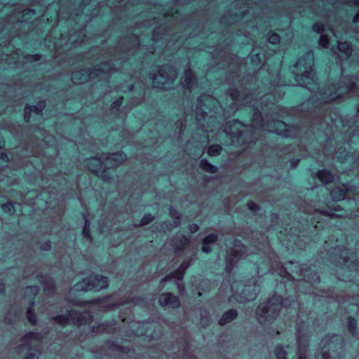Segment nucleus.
Listing matches in <instances>:
<instances>
[{"mask_svg": "<svg viewBox=\"0 0 359 359\" xmlns=\"http://www.w3.org/2000/svg\"><path fill=\"white\" fill-rule=\"evenodd\" d=\"M40 334L38 333L29 332L22 338L23 345H28L32 344L34 341L40 340Z\"/></svg>", "mask_w": 359, "mask_h": 359, "instance_id": "nucleus-18", "label": "nucleus"}, {"mask_svg": "<svg viewBox=\"0 0 359 359\" xmlns=\"http://www.w3.org/2000/svg\"><path fill=\"white\" fill-rule=\"evenodd\" d=\"M276 125L278 127V128H282L286 127V125L285 124V123H283L282 121L276 122Z\"/></svg>", "mask_w": 359, "mask_h": 359, "instance_id": "nucleus-41", "label": "nucleus"}, {"mask_svg": "<svg viewBox=\"0 0 359 359\" xmlns=\"http://www.w3.org/2000/svg\"><path fill=\"white\" fill-rule=\"evenodd\" d=\"M134 40H135V41H137V39L136 37H134Z\"/></svg>", "mask_w": 359, "mask_h": 359, "instance_id": "nucleus-54", "label": "nucleus"}, {"mask_svg": "<svg viewBox=\"0 0 359 359\" xmlns=\"http://www.w3.org/2000/svg\"><path fill=\"white\" fill-rule=\"evenodd\" d=\"M45 107L44 102H39L36 106H27L25 109V119L26 121L29 120V113L34 111L36 114H39Z\"/></svg>", "mask_w": 359, "mask_h": 359, "instance_id": "nucleus-12", "label": "nucleus"}, {"mask_svg": "<svg viewBox=\"0 0 359 359\" xmlns=\"http://www.w3.org/2000/svg\"><path fill=\"white\" fill-rule=\"evenodd\" d=\"M55 320H57L60 323H65L67 320L66 318L63 316H57L55 318Z\"/></svg>", "mask_w": 359, "mask_h": 359, "instance_id": "nucleus-38", "label": "nucleus"}, {"mask_svg": "<svg viewBox=\"0 0 359 359\" xmlns=\"http://www.w3.org/2000/svg\"><path fill=\"white\" fill-rule=\"evenodd\" d=\"M2 208L4 212H8L10 213L14 212L13 205L11 203H7L2 205Z\"/></svg>", "mask_w": 359, "mask_h": 359, "instance_id": "nucleus-27", "label": "nucleus"}, {"mask_svg": "<svg viewBox=\"0 0 359 359\" xmlns=\"http://www.w3.org/2000/svg\"><path fill=\"white\" fill-rule=\"evenodd\" d=\"M177 287H178L180 292H182V290H184V288L180 285V283H177Z\"/></svg>", "mask_w": 359, "mask_h": 359, "instance_id": "nucleus-50", "label": "nucleus"}, {"mask_svg": "<svg viewBox=\"0 0 359 359\" xmlns=\"http://www.w3.org/2000/svg\"><path fill=\"white\" fill-rule=\"evenodd\" d=\"M126 160V156L123 152H118L116 154H111L109 156L106 157L105 165H114L115 164H119L124 162Z\"/></svg>", "mask_w": 359, "mask_h": 359, "instance_id": "nucleus-10", "label": "nucleus"}, {"mask_svg": "<svg viewBox=\"0 0 359 359\" xmlns=\"http://www.w3.org/2000/svg\"><path fill=\"white\" fill-rule=\"evenodd\" d=\"M238 313L234 309H230L227 311L219 320V324L224 325L236 318Z\"/></svg>", "mask_w": 359, "mask_h": 359, "instance_id": "nucleus-13", "label": "nucleus"}, {"mask_svg": "<svg viewBox=\"0 0 359 359\" xmlns=\"http://www.w3.org/2000/svg\"><path fill=\"white\" fill-rule=\"evenodd\" d=\"M88 168L90 171L97 175H100V176L105 180L106 176L102 175V172H104L105 168L104 163L100 160V158L95 157L90 158L88 162Z\"/></svg>", "mask_w": 359, "mask_h": 359, "instance_id": "nucleus-7", "label": "nucleus"}, {"mask_svg": "<svg viewBox=\"0 0 359 359\" xmlns=\"http://www.w3.org/2000/svg\"><path fill=\"white\" fill-rule=\"evenodd\" d=\"M108 286L107 277L100 275H91L88 278L77 283L74 285L76 291L100 290Z\"/></svg>", "mask_w": 359, "mask_h": 359, "instance_id": "nucleus-3", "label": "nucleus"}, {"mask_svg": "<svg viewBox=\"0 0 359 359\" xmlns=\"http://www.w3.org/2000/svg\"><path fill=\"white\" fill-rule=\"evenodd\" d=\"M32 57H36L34 60H38V59H39V57H38V55H33Z\"/></svg>", "mask_w": 359, "mask_h": 359, "instance_id": "nucleus-52", "label": "nucleus"}, {"mask_svg": "<svg viewBox=\"0 0 359 359\" xmlns=\"http://www.w3.org/2000/svg\"><path fill=\"white\" fill-rule=\"evenodd\" d=\"M269 41L272 44H276L279 43L280 38L279 36L276 33H272L269 36Z\"/></svg>", "mask_w": 359, "mask_h": 359, "instance_id": "nucleus-25", "label": "nucleus"}, {"mask_svg": "<svg viewBox=\"0 0 359 359\" xmlns=\"http://www.w3.org/2000/svg\"><path fill=\"white\" fill-rule=\"evenodd\" d=\"M159 304L163 306H169L172 308H177L180 306L179 299L171 293H163L159 297Z\"/></svg>", "mask_w": 359, "mask_h": 359, "instance_id": "nucleus-8", "label": "nucleus"}, {"mask_svg": "<svg viewBox=\"0 0 359 359\" xmlns=\"http://www.w3.org/2000/svg\"><path fill=\"white\" fill-rule=\"evenodd\" d=\"M177 78L175 69L171 67H163L158 71V74L152 77L153 83L157 88L168 89L170 84Z\"/></svg>", "mask_w": 359, "mask_h": 359, "instance_id": "nucleus-4", "label": "nucleus"}, {"mask_svg": "<svg viewBox=\"0 0 359 359\" xmlns=\"http://www.w3.org/2000/svg\"><path fill=\"white\" fill-rule=\"evenodd\" d=\"M248 206L250 210L252 211H257L259 210V206L254 202H249Z\"/></svg>", "mask_w": 359, "mask_h": 359, "instance_id": "nucleus-32", "label": "nucleus"}, {"mask_svg": "<svg viewBox=\"0 0 359 359\" xmlns=\"http://www.w3.org/2000/svg\"><path fill=\"white\" fill-rule=\"evenodd\" d=\"M27 319L29 320V321L32 323V324H34L36 323V316L32 312V311L30 309H28V311H27Z\"/></svg>", "mask_w": 359, "mask_h": 359, "instance_id": "nucleus-28", "label": "nucleus"}, {"mask_svg": "<svg viewBox=\"0 0 359 359\" xmlns=\"http://www.w3.org/2000/svg\"><path fill=\"white\" fill-rule=\"evenodd\" d=\"M271 131L273 132V133H276L280 134V135H282L283 136H285V137H289L290 136V135L287 133V132L285 131V130L284 131H282V130L279 131L278 130H272Z\"/></svg>", "mask_w": 359, "mask_h": 359, "instance_id": "nucleus-35", "label": "nucleus"}, {"mask_svg": "<svg viewBox=\"0 0 359 359\" xmlns=\"http://www.w3.org/2000/svg\"><path fill=\"white\" fill-rule=\"evenodd\" d=\"M217 239V236L215 234H210L208 236L205 238L203 241H205V243H214Z\"/></svg>", "mask_w": 359, "mask_h": 359, "instance_id": "nucleus-26", "label": "nucleus"}, {"mask_svg": "<svg viewBox=\"0 0 359 359\" xmlns=\"http://www.w3.org/2000/svg\"><path fill=\"white\" fill-rule=\"evenodd\" d=\"M190 263H186L184 262L179 268V272L177 273H172L170 275L165 276L161 281L162 284H164L165 282L172 279L176 278L177 280H181L183 277V274L185 270L189 266Z\"/></svg>", "mask_w": 359, "mask_h": 359, "instance_id": "nucleus-11", "label": "nucleus"}, {"mask_svg": "<svg viewBox=\"0 0 359 359\" xmlns=\"http://www.w3.org/2000/svg\"><path fill=\"white\" fill-rule=\"evenodd\" d=\"M329 43V39L325 34H321L319 39V44L323 48H326Z\"/></svg>", "mask_w": 359, "mask_h": 359, "instance_id": "nucleus-24", "label": "nucleus"}, {"mask_svg": "<svg viewBox=\"0 0 359 359\" xmlns=\"http://www.w3.org/2000/svg\"><path fill=\"white\" fill-rule=\"evenodd\" d=\"M346 83H344V86L339 87L337 90V93H335L334 94L330 93L328 95H327L324 100L325 102H330L335 100L338 98L341 97V95L344 93H348V91L352 90L355 83L353 81H351L350 78H346Z\"/></svg>", "mask_w": 359, "mask_h": 359, "instance_id": "nucleus-6", "label": "nucleus"}, {"mask_svg": "<svg viewBox=\"0 0 359 359\" xmlns=\"http://www.w3.org/2000/svg\"><path fill=\"white\" fill-rule=\"evenodd\" d=\"M313 55L311 53H307L305 55L298 60L292 70L295 75V80L299 85L304 86L309 84L314 80L313 70Z\"/></svg>", "mask_w": 359, "mask_h": 359, "instance_id": "nucleus-1", "label": "nucleus"}, {"mask_svg": "<svg viewBox=\"0 0 359 359\" xmlns=\"http://www.w3.org/2000/svg\"><path fill=\"white\" fill-rule=\"evenodd\" d=\"M331 32L333 33V35L336 36V33L332 29Z\"/></svg>", "mask_w": 359, "mask_h": 359, "instance_id": "nucleus-53", "label": "nucleus"}, {"mask_svg": "<svg viewBox=\"0 0 359 359\" xmlns=\"http://www.w3.org/2000/svg\"><path fill=\"white\" fill-rule=\"evenodd\" d=\"M105 67H108V65L107 64L104 65L103 67L102 68H99L98 70H101L103 72L108 71L109 68L108 67L105 68ZM96 71H97V69Z\"/></svg>", "mask_w": 359, "mask_h": 359, "instance_id": "nucleus-44", "label": "nucleus"}, {"mask_svg": "<svg viewBox=\"0 0 359 359\" xmlns=\"http://www.w3.org/2000/svg\"><path fill=\"white\" fill-rule=\"evenodd\" d=\"M25 359H39L38 354L29 353Z\"/></svg>", "mask_w": 359, "mask_h": 359, "instance_id": "nucleus-37", "label": "nucleus"}, {"mask_svg": "<svg viewBox=\"0 0 359 359\" xmlns=\"http://www.w3.org/2000/svg\"><path fill=\"white\" fill-rule=\"evenodd\" d=\"M301 271H302V275L304 276V278L306 280L312 281L309 276L307 277L306 275L304 274V272L302 270H301Z\"/></svg>", "mask_w": 359, "mask_h": 359, "instance_id": "nucleus-45", "label": "nucleus"}, {"mask_svg": "<svg viewBox=\"0 0 359 359\" xmlns=\"http://www.w3.org/2000/svg\"><path fill=\"white\" fill-rule=\"evenodd\" d=\"M195 81V77L190 69H187L184 72V81L182 83L187 88H192Z\"/></svg>", "mask_w": 359, "mask_h": 359, "instance_id": "nucleus-15", "label": "nucleus"}, {"mask_svg": "<svg viewBox=\"0 0 359 359\" xmlns=\"http://www.w3.org/2000/svg\"><path fill=\"white\" fill-rule=\"evenodd\" d=\"M322 357L323 359H328V354L326 353H323Z\"/></svg>", "mask_w": 359, "mask_h": 359, "instance_id": "nucleus-49", "label": "nucleus"}, {"mask_svg": "<svg viewBox=\"0 0 359 359\" xmlns=\"http://www.w3.org/2000/svg\"><path fill=\"white\" fill-rule=\"evenodd\" d=\"M348 327L350 328V330H353L355 328L356 321L355 320L354 318H351V317L348 318Z\"/></svg>", "mask_w": 359, "mask_h": 359, "instance_id": "nucleus-30", "label": "nucleus"}, {"mask_svg": "<svg viewBox=\"0 0 359 359\" xmlns=\"http://www.w3.org/2000/svg\"><path fill=\"white\" fill-rule=\"evenodd\" d=\"M282 306L283 302L280 296H273L266 304L259 305L257 310L259 322L264 324L275 319L278 316Z\"/></svg>", "mask_w": 359, "mask_h": 359, "instance_id": "nucleus-2", "label": "nucleus"}, {"mask_svg": "<svg viewBox=\"0 0 359 359\" xmlns=\"http://www.w3.org/2000/svg\"><path fill=\"white\" fill-rule=\"evenodd\" d=\"M231 96L233 100H236L238 97V93L237 90H232L231 93Z\"/></svg>", "mask_w": 359, "mask_h": 359, "instance_id": "nucleus-40", "label": "nucleus"}, {"mask_svg": "<svg viewBox=\"0 0 359 359\" xmlns=\"http://www.w3.org/2000/svg\"><path fill=\"white\" fill-rule=\"evenodd\" d=\"M4 145V142L3 139L0 137V148L3 147Z\"/></svg>", "mask_w": 359, "mask_h": 359, "instance_id": "nucleus-48", "label": "nucleus"}, {"mask_svg": "<svg viewBox=\"0 0 359 359\" xmlns=\"http://www.w3.org/2000/svg\"><path fill=\"white\" fill-rule=\"evenodd\" d=\"M0 158L4 161H7L8 160V156L4 153H1L0 154Z\"/></svg>", "mask_w": 359, "mask_h": 359, "instance_id": "nucleus-42", "label": "nucleus"}, {"mask_svg": "<svg viewBox=\"0 0 359 359\" xmlns=\"http://www.w3.org/2000/svg\"><path fill=\"white\" fill-rule=\"evenodd\" d=\"M189 230L191 233H194L198 230V226L197 224H191L189 226Z\"/></svg>", "mask_w": 359, "mask_h": 359, "instance_id": "nucleus-36", "label": "nucleus"}, {"mask_svg": "<svg viewBox=\"0 0 359 359\" xmlns=\"http://www.w3.org/2000/svg\"><path fill=\"white\" fill-rule=\"evenodd\" d=\"M258 56H259V55H258V54H256V55H255V57H258Z\"/></svg>", "mask_w": 359, "mask_h": 359, "instance_id": "nucleus-55", "label": "nucleus"}, {"mask_svg": "<svg viewBox=\"0 0 359 359\" xmlns=\"http://www.w3.org/2000/svg\"><path fill=\"white\" fill-rule=\"evenodd\" d=\"M307 338H301L298 337L297 338V344H298V359H306L305 358V351H306V346L307 345Z\"/></svg>", "mask_w": 359, "mask_h": 359, "instance_id": "nucleus-14", "label": "nucleus"}, {"mask_svg": "<svg viewBox=\"0 0 359 359\" xmlns=\"http://www.w3.org/2000/svg\"><path fill=\"white\" fill-rule=\"evenodd\" d=\"M27 290L33 295H36L39 292L38 287L36 286L27 287Z\"/></svg>", "mask_w": 359, "mask_h": 359, "instance_id": "nucleus-33", "label": "nucleus"}, {"mask_svg": "<svg viewBox=\"0 0 359 359\" xmlns=\"http://www.w3.org/2000/svg\"><path fill=\"white\" fill-rule=\"evenodd\" d=\"M209 243H205V241L203 242L202 250L205 253H209L211 251L210 247L208 245Z\"/></svg>", "mask_w": 359, "mask_h": 359, "instance_id": "nucleus-34", "label": "nucleus"}, {"mask_svg": "<svg viewBox=\"0 0 359 359\" xmlns=\"http://www.w3.org/2000/svg\"><path fill=\"white\" fill-rule=\"evenodd\" d=\"M200 165L203 170L211 173H215L217 170V168L216 166L212 165L205 159L201 160Z\"/></svg>", "mask_w": 359, "mask_h": 359, "instance_id": "nucleus-20", "label": "nucleus"}, {"mask_svg": "<svg viewBox=\"0 0 359 359\" xmlns=\"http://www.w3.org/2000/svg\"><path fill=\"white\" fill-rule=\"evenodd\" d=\"M120 104H121V103H120V102L118 100L115 101L112 104V107L113 108L118 107L120 106Z\"/></svg>", "mask_w": 359, "mask_h": 359, "instance_id": "nucleus-43", "label": "nucleus"}, {"mask_svg": "<svg viewBox=\"0 0 359 359\" xmlns=\"http://www.w3.org/2000/svg\"><path fill=\"white\" fill-rule=\"evenodd\" d=\"M241 292L236 294L235 299L240 303L255 299L259 292V287L253 280L252 283L243 285L240 284Z\"/></svg>", "mask_w": 359, "mask_h": 359, "instance_id": "nucleus-5", "label": "nucleus"}, {"mask_svg": "<svg viewBox=\"0 0 359 359\" xmlns=\"http://www.w3.org/2000/svg\"><path fill=\"white\" fill-rule=\"evenodd\" d=\"M354 22H359V12L355 15L353 18Z\"/></svg>", "mask_w": 359, "mask_h": 359, "instance_id": "nucleus-46", "label": "nucleus"}, {"mask_svg": "<svg viewBox=\"0 0 359 359\" xmlns=\"http://www.w3.org/2000/svg\"><path fill=\"white\" fill-rule=\"evenodd\" d=\"M240 252H241L240 251L236 250V254L235 255V257L242 256L241 255L239 254Z\"/></svg>", "mask_w": 359, "mask_h": 359, "instance_id": "nucleus-51", "label": "nucleus"}, {"mask_svg": "<svg viewBox=\"0 0 359 359\" xmlns=\"http://www.w3.org/2000/svg\"><path fill=\"white\" fill-rule=\"evenodd\" d=\"M313 31L320 33L323 31V25L320 23H316L313 26Z\"/></svg>", "mask_w": 359, "mask_h": 359, "instance_id": "nucleus-31", "label": "nucleus"}, {"mask_svg": "<svg viewBox=\"0 0 359 359\" xmlns=\"http://www.w3.org/2000/svg\"><path fill=\"white\" fill-rule=\"evenodd\" d=\"M318 177L325 184L332 182L333 180L332 173L326 170L318 172Z\"/></svg>", "mask_w": 359, "mask_h": 359, "instance_id": "nucleus-16", "label": "nucleus"}, {"mask_svg": "<svg viewBox=\"0 0 359 359\" xmlns=\"http://www.w3.org/2000/svg\"><path fill=\"white\" fill-rule=\"evenodd\" d=\"M90 222L88 219H85V225L83 229V234L85 237L90 238Z\"/></svg>", "mask_w": 359, "mask_h": 359, "instance_id": "nucleus-23", "label": "nucleus"}, {"mask_svg": "<svg viewBox=\"0 0 359 359\" xmlns=\"http://www.w3.org/2000/svg\"><path fill=\"white\" fill-rule=\"evenodd\" d=\"M153 217L150 215H146L141 220V225H146L153 220Z\"/></svg>", "mask_w": 359, "mask_h": 359, "instance_id": "nucleus-29", "label": "nucleus"}, {"mask_svg": "<svg viewBox=\"0 0 359 359\" xmlns=\"http://www.w3.org/2000/svg\"><path fill=\"white\" fill-rule=\"evenodd\" d=\"M90 74L88 70L75 72L72 75V81L75 84H81L88 81Z\"/></svg>", "mask_w": 359, "mask_h": 359, "instance_id": "nucleus-9", "label": "nucleus"}, {"mask_svg": "<svg viewBox=\"0 0 359 359\" xmlns=\"http://www.w3.org/2000/svg\"><path fill=\"white\" fill-rule=\"evenodd\" d=\"M345 191L338 187L333 189L330 191V196L334 201H341L345 197Z\"/></svg>", "mask_w": 359, "mask_h": 359, "instance_id": "nucleus-19", "label": "nucleus"}, {"mask_svg": "<svg viewBox=\"0 0 359 359\" xmlns=\"http://www.w3.org/2000/svg\"><path fill=\"white\" fill-rule=\"evenodd\" d=\"M275 355L277 359H286V351L283 347L280 346H276L275 351Z\"/></svg>", "mask_w": 359, "mask_h": 359, "instance_id": "nucleus-21", "label": "nucleus"}, {"mask_svg": "<svg viewBox=\"0 0 359 359\" xmlns=\"http://www.w3.org/2000/svg\"><path fill=\"white\" fill-rule=\"evenodd\" d=\"M170 214L173 217H178V213L173 208L170 209Z\"/></svg>", "mask_w": 359, "mask_h": 359, "instance_id": "nucleus-39", "label": "nucleus"}, {"mask_svg": "<svg viewBox=\"0 0 359 359\" xmlns=\"http://www.w3.org/2000/svg\"><path fill=\"white\" fill-rule=\"evenodd\" d=\"M311 273H313V276L316 278V280H313V282H316V281H318H318H319V277H318V276H316V274L315 273H313V272L310 271V272L309 273V274H311Z\"/></svg>", "mask_w": 359, "mask_h": 359, "instance_id": "nucleus-47", "label": "nucleus"}, {"mask_svg": "<svg viewBox=\"0 0 359 359\" xmlns=\"http://www.w3.org/2000/svg\"><path fill=\"white\" fill-rule=\"evenodd\" d=\"M338 48L339 50L344 54V57L346 59L348 58L351 55L352 49L350 44L347 42H339L338 43Z\"/></svg>", "mask_w": 359, "mask_h": 359, "instance_id": "nucleus-17", "label": "nucleus"}, {"mask_svg": "<svg viewBox=\"0 0 359 359\" xmlns=\"http://www.w3.org/2000/svg\"><path fill=\"white\" fill-rule=\"evenodd\" d=\"M255 116H260V114H255Z\"/></svg>", "mask_w": 359, "mask_h": 359, "instance_id": "nucleus-56", "label": "nucleus"}, {"mask_svg": "<svg viewBox=\"0 0 359 359\" xmlns=\"http://www.w3.org/2000/svg\"><path fill=\"white\" fill-rule=\"evenodd\" d=\"M222 147L219 145H212L209 147L208 154L210 156H217L219 154Z\"/></svg>", "mask_w": 359, "mask_h": 359, "instance_id": "nucleus-22", "label": "nucleus"}]
</instances>
